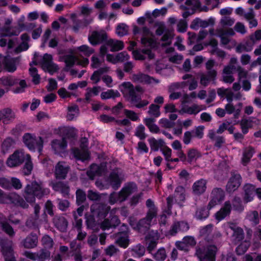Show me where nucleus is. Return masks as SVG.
I'll return each instance as SVG.
<instances>
[{
  "label": "nucleus",
  "instance_id": "nucleus-16",
  "mask_svg": "<svg viewBox=\"0 0 261 261\" xmlns=\"http://www.w3.org/2000/svg\"><path fill=\"white\" fill-rule=\"evenodd\" d=\"M52 188L55 191L60 192L64 197H68L69 195L70 187L66 182H56L53 184Z\"/></svg>",
  "mask_w": 261,
  "mask_h": 261
},
{
  "label": "nucleus",
  "instance_id": "nucleus-46",
  "mask_svg": "<svg viewBox=\"0 0 261 261\" xmlns=\"http://www.w3.org/2000/svg\"><path fill=\"white\" fill-rule=\"evenodd\" d=\"M167 205L163 210V213L167 215H171L172 214V208L174 202V196L173 195H169L167 198Z\"/></svg>",
  "mask_w": 261,
  "mask_h": 261
},
{
  "label": "nucleus",
  "instance_id": "nucleus-45",
  "mask_svg": "<svg viewBox=\"0 0 261 261\" xmlns=\"http://www.w3.org/2000/svg\"><path fill=\"white\" fill-rule=\"evenodd\" d=\"M232 205L234 211L241 212L244 210L242 201L240 197L235 196L233 198L232 201Z\"/></svg>",
  "mask_w": 261,
  "mask_h": 261
},
{
  "label": "nucleus",
  "instance_id": "nucleus-42",
  "mask_svg": "<svg viewBox=\"0 0 261 261\" xmlns=\"http://www.w3.org/2000/svg\"><path fill=\"white\" fill-rule=\"evenodd\" d=\"M51 146L53 148L58 147L61 149H65L67 147V141L65 138L63 137L62 139H54L51 141Z\"/></svg>",
  "mask_w": 261,
  "mask_h": 261
},
{
  "label": "nucleus",
  "instance_id": "nucleus-56",
  "mask_svg": "<svg viewBox=\"0 0 261 261\" xmlns=\"http://www.w3.org/2000/svg\"><path fill=\"white\" fill-rule=\"evenodd\" d=\"M25 125L21 123L17 124L15 127L11 130V134L14 136H18L23 132L25 128Z\"/></svg>",
  "mask_w": 261,
  "mask_h": 261
},
{
  "label": "nucleus",
  "instance_id": "nucleus-55",
  "mask_svg": "<svg viewBox=\"0 0 261 261\" xmlns=\"http://www.w3.org/2000/svg\"><path fill=\"white\" fill-rule=\"evenodd\" d=\"M124 113L127 118L133 121H137L139 120V117L137 114L132 110L124 109Z\"/></svg>",
  "mask_w": 261,
  "mask_h": 261
},
{
  "label": "nucleus",
  "instance_id": "nucleus-11",
  "mask_svg": "<svg viewBox=\"0 0 261 261\" xmlns=\"http://www.w3.org/2000/svg\"><path fill=\"white\" fill-rule=\"evenodd\" d=\"M12 244V241L7 238H4L0 240L1 252L4 257L14 255Z\"/></svg>",
  "mask_w": 261,
  "mask_h": 261
},
{
  "label": "nucleus",
  "instance_id": "nucleus-3",
  "mask_svg": "<svg viewBox=\"0 0 261 261\" xmlns=\"http://www.w3.org/2000/svg\"><path fill=\"white\" fill-rule=\"evenodd\" d=\"M0 204H13L15 206L27 208L29 206L26 201L19 195L7 193L0 189Z\"/></svg>",
  "mask_w": 261,
  "mask_h": 261
},
{
  "label": "nucleus",
  "instance_id": "nucleus-54",
  "mask_svg": "<svg viewBox=\"0 0 261 261\" xmlns=\"http://www.w3.org/2000/svg\"><path fill=\"white\" fill-rule=\"evenodd\" d=\"M87 198L91 201H99L101 196L98 192L89 190L87 192Z\"/></svg>",
  "mask_w": 261,
  "mask_h": 261
},
{
  "label": "nucleus",
  "instance_id": "nucleus-5",
  "mask_svg": "<svg viewBox=\"0 0 261 261\" xmlns=\"http://www.w3.org/2000/svg\"><path fill=\"white\" fill-rule=\"evenodd\" d=\"M27 153L19 150H15L11 154L6 161V165L10 168L19 166L25 161Z\"/></svg>",
  "mask_w": 261,
  "mask_h": 261
},
{
  "label": "nucleus",
  "instance_id": "nucleus-50",
  "mask_svg": "<svg viewBox=\"0 0 261 261\" xmlns=\"http://www.w3.org/2000/svg\"><path fill=\"white\" fill-rule=\"evenodd\" d=\"M242 134L245 135L249 132V128L252 127V125L247 119H242L240 122Z\"/></svg>",
  "mask_w": 261,
  "mask_h": 261
},
{
  "label": "nucleus",
  "instance_id": "nucleus-59",
  "mask_svg": "<svg viewBox=\"0 0 261 261\" xmlns=\"http://www.w3.org/2000/svg\"><path fill=\"white\" fill-rule=\"evenodd\" d=\"M159 123L161 125L162 127L170 128L174 126L175 123L168 120L167 118H163L159 120Z\"/></svg>",
  "mask_w": 261,
  "mask_h": 261
},
{
  "label": "nucleus",
  "instance_id": "nucleus-26",
  "mask_svg": "<svg viewBox=\"0 0 261 261\" xmlns=\"http://www.w3.org/2000/svg\"><path fill=\"white\" fill-rule=\"evenodd\" d=\"M106 45L111 47L112 52L121 50L124 48V43L122 41L110 39L106 42Z\"/></svg>",
  "mask_w": 261,
  "mask_h": 261
},
{
  "label": "nucleus",
  "instance_id": "nucleus-31",
  "mask_svg": "<svg viewBox=\"0 0 261 261\" xmlns=\"http://www.w3.org/2000/svg\"><path fill=\"white\" fill-rule=\"evenodd\" d=\"M120 96L119 92L117 90L114 89H109L107 91L102 92L100 94V97L103 100L108 99H115Z\"/></svg>",
  "mask_w": 261,
  "mask_h": 261
},
{
  "label": "nucleus",
  "instance_id": "nucleus-29",
  "mask_svg": "<svg viewBox=\"0 0 261 261\" xmlns=\"http://www.w3.org/2000/svg\"><path fill=\"white\" fill-rule=\"evenodd\" d=\"M155 121V120L153 118H145L143 119L144 124L151 133L158 134L160 132V130L159 126L154 123Z\"/></svg>",
  "mask_w": 261,
  "mask_h": 261
},
{
  "label": "nucleus",
  "instance_id": "nucleus-64",
  "mask_svg": "<svg viewBox=\"0 0 261 261\" xmlns=\"http://www.w3.org/2000/svg\"><path fill=\"white\" fill-rule=\"evenodd\" d=\"M42 244L48 248H52L54 245L53 239L48 236L45 235L42 239Z\"/></svg>",
  "mask_w": 261,
  "mask_h": 261
},
{
  "label": "nucleus",
  "instance_id": "nucleus-62",
  "mask_svg": "<svg viewBox=\"0 0 261 261\" xmlns=\"http://www.w3.org/2000/svg\"><path fill=\"white\" fill-rule=\"evenodd\" d=\"M150 223L147 221V219L145 218H143L140 219L137 224L136 227L139 230H140L142 228H148L150 226Z\"/></svg>",
  "mask_w": 261,
  "mask_h": 261
},
{
  "label": "nucleus",
  "instance_id": "nucleus-24",
  "mask_svg": "<svg viewBox=\"0 0 261 261\" xmlns=\"http://www.w3.org/2000/svg\"><path fill=\"white\" fill-rule=\"evenodd\" d=\"M110 206L106 204L98 205V207L93 212L94 215H96L98 220L105 219L109 213Z\"/></svg>",
  "mask_w": 261,
  "mask_h": 261
},
{
  "label": "nucleus",
  "instance_id": "nucleus-39",
  "mask_svg": "<svg viewBox=\"0 0 261 261\" xmlns=\"http://www.w3.org/2000/svg\"><path fill=\"white\" fill-rule=\"evenodd\" d=\"M0 225L2 230L10 237H12L15 235V232L12 226L7 221H1Z\"/></svg>",
  "mask_w": 261,
  "mask_h": 261
},
{
  "label": "nucleus",
  "instance_id": "nucleus-53",
  "mask_svg": "<svg viewBox=\"0 0 261 261\" xmlns=\"http://www.w3.org/2000/svg\"><path fill=\"white\" fill-rule=\"evenodd\" d=\"M19 87L12 89V91L15 94L21 93L24 92V89L27 87L26 81L24 80H21L18 81Z\"/></svg>",
  "mask_w": 261,
  "mask_h": 261
},
{
  "label": "nucleus",
  "instance_id": "nucleus-47",
  "mask_svg": "<svg viewBox=\"0 0 261 261\" xmlns=\"http://www.w3.org/2000/svg\"><path fill=\"white\" fill-rule=\"evenodd\" d=\"M160 108V107L159 106L152 103L149 107L148 113L155 118L159 117L161 115Z\"/></svg>",
  "mask_w": 261,
  "mask_h": 261
},
{
  "label": "nucleus",
  "instance_id": "nucleus-49",
  "mask_svg": "<svg viewBox=\"0 0 261 261\" xmlns=\"http://www.w3.org/2000/svg\"><path fill=\"white\" fill-rule=\"evenodd\" d=\"M166 256V250L164 248H160L153 255L154 258L157 261H163Z\"/></svg>",
  "mask_w": 261,
  "mask_h": 261
},
{
  "label": "nucleus",
  "instance_id": "nucleus-34",
  "mask_svg": "<svg viewBox=\"0 0 261 261\" xmlns=\"http://www.w3.org/2000/svg\"><path fill=\"white\" fill-rule=\"evenodd\" d=\"M151 150L157 151L159 150L160 147H163L164 145L165 142L162 139L158 140H156L154 138H151L148 140Z\"/></svg>",
  "mask_w": 261,
  "mask_h": 261
},
{
  "label": "nucleus",
  "instance_id": "nucleus-22",
  "mask_svg": "<svg viewBox=\"0 0 261 261\" xmlns=\"http://www.w3.org/2000/svg\"><path fill=\"white\" fill-rule=\"evenodd\" d=\"M22 245L25 248H33L38 244V237L36 234L31 233L22 241Z\"/></svg>",
  "mask_w": 261,
  "mask_h": 261
},
{
  "label": "nucleus",
  "instance_id": "nucleus-36",
  "mask_svg": "<svg viewBox=\"0 0 261 261\" xmlns=\"http://www.w3.org/2000/svg\"><path fill=\"white\" fill-rule=\"evenodd\" d=\"M76 203L79 206L82 205L86 200V192L81 189H78L75 192Z\"/></svg>",
  "mask_w": 261,
  "mask_h": 261
},
{
  "label": "nucleus",
  "instance_id": "nucleus-15",
  "mask_svg": "<svg viewBox=\"0 0 261 261\" xmlns=\"http://www.w3.org/2000/svg\"><path fill=\"white\" fill-rule=\"evenodd\" d=\"M212 208L207 206H201L197 207L194 214V218L198 221H203L210 216V210Z\"/></svg>",
  "mask_w": 261,
  "mask_h": 261
},
{
  "label": "nucleus",
  "instance_id": "nucleus-14",
  "mask_svg": "<svg viewBox=\"0 0 261 261\" xmlns=\"http://www.w3.org/2000/svg\"><path fill=\"white\" fill-rule=\"evenodd\" d=\"M243 191L244 202L248 203L252 201L255 195V186L251 184H246L243 186Z\"/></svg>",
  "mask_w": 261,
  "mask_h": 261
},
{
  "label": "nucleus",
  "instance_id": "nucleus-41",
  "mask_svg": "<svg viewBox=\"0 0 261 261\" xmlns=\"http://www.w3.org/2000/svg\"><path fill=\"white\" fill-rule=\"evenodd\" d=\"M1 84L5 86H13L18 83L19 79L13 77H3L0 79Z\"/></svg>",
  "mask_w": 261,
  "mask_h": 261
},
{
  "label": "nucleus",
  "instance_id": "nucleus-58",
  "mask_svg": "<svg viewBox=\"0 0 261 261\" xmlns=\"http://www.w3.org/2000/svg\"><path fill=\"white\" fill-rule=\"evenodd\" d=\"M53 204L50 200H47L45 204L44 207V212L43 215L46 216V213L48 214L50 216H54V212H53Z\"/></svg>",
  "mask_w": 261,
  "mask_h": 261
},
{
  "label": "nucleus",
  "instance_id": "nucleus-18",
  "mask_svg": "<svg viewBox=\"0 0 261 261\" xmlns=\"http://www.w3.org/2000/svg\"><path fill=\"white\" fill-rule=\"evenodd\" d=\"M133 79L135 82L144 83L146 84H150L152 82V81L156 83H159L160 82L159 80H156L147 74L141 73L133 74Z\"/></svg>",
  "mask_w": 261,
  "mask_h": 261
},
{
  "label": "nucleus",
  "instance_id": "nucleus-35",
  "mask_svg": "<svg viewBox=\"0 0 261 261\" xmlns=\"http://www.w3.org/2000/svg\"><path fill=\"white\" fill-rule=\"evenodd\" d=\"M181 111L183 113L190 115H196L200 111V110L199 109V106L198 105L194 104L191 107H189L187 105L182 106Z\"/></svg>",
  "mask_w": 261,
  "mask_h": 261
},
{
  "label": "nucleus",
  "instance_id": "nucleus-1",
  "mask_svg": "<svg viewBox=\"0 0 261 261\" xmlns=\"http://www.w3.org/2000/svg\"><path fill=\"white\" fill-rule=\"evenodd\" d=\"M49 192L48 188H43L36 181L28 184L24 188L23 196L25 201L30 203L35 202L36 198L40 199Z\"/></svg>",
  "mask_w": 261,
  "mask_h": 261
},
{
  "label": "nucleus",
  "instance_id": "nucleus-7",
  "mask_svg": "<svg viewBox=\"0 0 261 261\" xmlns=\"http://www.w3.org/2000/svg\"><path fill=\"white\" fill-rule=\"evenodd\" d=\"M108 40L107 33L103 30L93 31L90 35L88 36V41L93 46H96L103 42L106 43Z\"/></svg>",
  "mask_w": 261,
  "mask_h": 261
},
{
  "label": "nucleus",
  "instance_id": "nucleus-2",
  "mask_svg": "<svg viewBox=\"0 0 261 261\" xmlns=\"http://www.w3.org/2000/svg\"><path fill=\"white\" fill-rule=\"evenodd\" d=\"M218 249L215 245L197 247L195 256L199 261H216Z\"/></svg>",
  "mask_w": 261,
  "mask_h": 261
},
{
  "label": "nucleus",
  "instance_id": "nucleus-20",
  "mask_svg": "<svg viewBox=\"0 0 261 261\" xmlns=\"http://www.w3.org/2000/svg\"><path fill=\"white\" fill-rule=\"evenodd\" d=\"M15 144V140L11 137L6 138L1 145V152L3 154L9 153Z\"/></svg>",
  "mask_w": 261,
  "mask_h": 261
},
{
  "label": "nucleus",
  "instance_id": "nucleus-57",
  "mask_svg": "<svg viewBox=\"0 0 261 261\" xmlns=\"http://www.w3.org/2000/svg\"><path fill=\"white\" fill-rule=\"evenodd\" d=\"M118 245L123 248H126L129 245V240L127 236H121L117 240Z\"/></svg>",
  "mask_w": 261,
  "mask_h": 261
},
{
  "label": "nucleus",
  "instance_id": "nucleus-52",
  "mask_svg": "<svg viewBox=\"0 0 261 261\" xmlns=\"http://www.w3.org/2000/svg\"><path fill=\"white\" fill-rule=\"evenodd\" d=\"M78 50L83 53L85 56L89 57L94 53V49L87 45H82L78 47Z\"/></svg>",
  "mask_w": 261,
  "mask_h": 261
},
{
  "label": "nucleus",
  "instance_id": "nucleus-60",
  "mask_svg": "<svg viewBox=\"0 0 261 261\" xmlns=\"http://www.w3.org/2000/svg\"><path fill=\"white\" fill-rule=\"evenodd\" d=\"M188 28L187 22L184 19H180L177 25V30L180 33H185Z\"/></svg>",
  "mask_w": 261,
  "mask_h": 261
},
{
  "label": "nucleus",
  "instance_id": "nucleus-30",
  "mask_svg": "<svg viewBox=\"0 0 261 261\" xmlns=\"http://www.w3.org/2000/svg\"><path fill=\"white\" fill-rule=\"evenodd\" d=\"M201 157V152L196 148H190L187 152V162L191 164L193 162L196 161L198 159Z\"/></svg>",
  "mask_w": 261,
  "mask_h": 261
},
{
  "label": "nucleus",
  "instance_id": "nucleus-48",
  "mask_svg": "<svg viewBox=\"0 0 261 261\" xmlns=\"http://www.w3.org/2000/svg\"><path fill=\"white\" fill-rule=\"evenodd\" d=\"M145 126L142 124H139L136 129L135 136L139 138L141 140H144L146 135L145 133Z\"/></svg>",
  "mask_w": 261,
  "mask_h": 261
},
{
  "label": "nucleus",
  "instance_id": "nucleus-25",
  "mask_svg": "<svg viewBox=\"0 0 261 261\" xmlns=\"http://www.w3.org/2000/svg\"><path fill=\"white\" fill-rule=\"evenodd\" d=\"M206 181L203 179L196 181L193 185V191L194 194L200 195L203 193L206 189Z\"/></svg>",
  "mask_w": 261,
  "mask_h": 261
},
{
  "label": "nucleus",
  "instance_id": "nucleus-32",
  "mask_svg": "<svg viewBox=\"0 0 261 261\" xmlns=\"http://www.w3.org/2000/svg\"><path fill=\"white\" fill-rule=\"evenodd\" d=\"M174 195L176 201L184 202L186 199L185 189L181 186H177L175 189Z\"/></svg>",
  "mask_w": 261,
  "mask_h": 261
},
{
  "label": "nucleus",
  "instance_id": "nucleus-37",
  "mask_svg": "<svg viewBox=\"0 0 261 261\" xmlns=\"http://www.w3.org/2000/svg\"><path fill=\"white\" fill-rule=\"evenodd\" d=\"M55 225L59 230L63 232L67 228L68 222L64 217H61L55 220Z\"/></svg>",
  "mask_w": 261,
  "mask_h": 261
},
{
  "label": "nucleus",
  "instance_id": "nucleus-8",
  "mask_svg": "<svg viewBox=\"0 0 261 261\" xmlns=\"http://www.w3.org/2000/svg\"><path fill=\"white\" fill-rule=\"evenodd\" d=\"M137 188L136 184L134 182H129L126 184L118 192L119 202L125 201L128 197Z\"/></svg>",
  "mask_w": 261,
  "mask_h": 261
},
{
  "label": "nucleus",
  "instance_id": "nucleus-21",
  "mask_svg": "<svg viewBox=\"0 0 261 261\" xmlns=\"http://www.w3.org/2000/svg\"><path fill=\"white\" fill-rule=\"evenodd\" d=\"M68 166H64L59 162L55 167V175L58 179H65L69 171Z\"/></svg>",
  "mask_w": 261,
  "mask_h": 261
},
{
  "label": "nucleus",
  "instance_id": "nucleus-38",
  "mask_svg": "<svg viewBox=\"0 0 261 261\" xmlns=\"http://www.w3.org/2000/svg\"><path fill=\"white\" fill-rule=\"evenodd\" d=\"M89 23V21L86 19L84 20H73L72 30L75 33H77L80 28L87 27Z\"/></svg>",
  "mask_w": 261,
  "mask_h": 261
},
{
  "label": "nucleus",
  "instance_id": "nucleus-28",
  "mask_svg": "<svg viewBox=\"0 0 261 261\" xmlns=\"http://www.w3.org/2000/svg\"><path fill=\"white\" fill-rule=\"evenodd\" d=\"M110 68L107 66L100 67L94 71L90 77V80L94 82L95 84L98 83L101 79V76L104 73L109 72Z\"/></svg>",
  "mask_w": 261,
  "mask_h": 261
},
{
  "label": "nucleus",
  "instance_id": "nucleus-19",
  "mask_svg": "<svg viewBox=\"0 0 261 261\" xmlns=\"http://www.w3.org/2000/svg\"><path fill=\"white\" fill-rule=\"evenodd\" d=\"M72 154L75 159L83 162L88 161L90 159V152L88 149L80 150L77 148L72 149Z\"/></svg>",
  "mask_w": 261,
  "mask_h": 261
},
{
  "label": "nucleus",
  "instance_id": "nucleus-6",
  "mask_svg": "<svg viewBox=\"0 0 261 261\" xmlns=\"http://www.w3.org/2000/svg\"><path fill=\"white\" fill-rule=\"evenodd\" d=\"M142 37L141 38V43L144 46H149L151 48H155L157 46V42L153 37H148L149 35H152L149 29L145 26L141 28Z\"/></svg>",
  "mask_w": 261,
  "mask_h": 261
},
{
  "label": "nucleus",
  "instance_id": "nucleus-17",
  "mask_svg": "<svg viewBox=\"0 0 261 261\" xmlns=\"http://www.w3.org/2000/svg\"><path fill=\"white\" fill-rule=\"evenodd\" d=\"M120 221L117 216L110 215V219H105L102 222L101 227L103 230H108L111 228H115L119 225Z\"/></svg>",
  "mask_w": 261,
  "mask_h": 261
},
{
  "label": "nucleus",
  "instance_id": "nucleus-10",
  "mask_svg": "<svg viewBox=\"0 0 261 261\" xmlns=\"http://www.w3.org/2000/svg\"><path fill=\"white\" fill-rule=\"evenodd\" d=\"M212 199L208 203V206L212 208L218 203L222 201L225 197L224 191L220 188H214L212 192Z\"/></svg>",
  "mask_w": 261,
  "mask_h": 261
},
{
  "label": "nucleus",
  "instance_id": "nucleus-40",
  "mask_svg": "<svg viewBox=\"0 0 261 261\" xmlns=\"http://www.w3.org/2000/svg\"><path fill=\"white\" fill-rule=\"evenodd\" d=\"M101 173V168L93 164L91 165V169L87 172V175L90 179H93L95 176L100 174Z\"/></svg>",
  "mask_w": 261,
  "mask_h": 261
},
{
  "label": "nucleus",
  "instance_id": "nucleus-9",
  "mask_svg": "<svg viewBox=\"0 0 261 261\" xmlns=\"http://www.w3.org/2000/svg\"><path fill=\"white\" fill-rule=\"evenodd\" d=\"M242 177L239 174L232 175L226 186V190L230 194L236 191L240 186Z\"/></svg>",
  "mask_w": 261,
  "mask_h": 261
},
{
  "label": "nucleus",
  "instance_id": "nucleus-51",
  "mask_svg": "<svg viewBox=\"0 0 261 261\" xmlns=\"http://www.w3.org/2000/svg\"><path fill=\"white\" fill-rule=\"evenodd\" d=\"M63 58L67 67L71 68L73 66L75 62V56L72 55H65Z\"/></svg>",
  "mask_w": 261,
  "mask_h": 261
},
{
  "label": "nucleus",
  "instance_id": "nucleus-63",
  "mask_svg": "<svg viewBox=\"0 0 261 261\" xmlns=\"http://www.w3.org/2000/svg\"><path fill=\"white\" fill-rule=\"evenodd\" d=\"M0 186L6 190H10L12 188L11 181L6 178H0Z\"/></svg>",
  "mask_w": 261,
  "mask_h": 261
},
{
  "label": "nucleus",
  "instance_id": "nucleus-23",
  "mask_svg": "<svg viewBox=\"0 0 261 261\" xmlns=\"http://www.w3.org/2000/svg\"><path fill=\"white\" fill-rule=\"evenodd\" d=\"M107 180L114 190H116L121 186V180L117 172H111L108 177Z\"/></svg>",
  "mask_w": 261,
  "mask_h": 261
},
{
  "label": "nucleus",
  "instance_id": "nucleus-12",
  "mask_svg": "<svg viewBox=\"0 0 261 261\" xmlns=\"http://www.w3.org/2000/svg\"><path fill=\"white\" fill-rule=\"evenodd\" d=\"M232 206L229 201H225L223 206L215 214V219L220 222L229 216L231 213Z\"/></svg>",
  "mask_w": 261,
  "mask_h": 261
},
{
  "label": "nucleus",
  "instance_id": "nucleus-13",
  "mask_svg": "<svg viewBox=\"0 0 261 261\" xmlns=\"http://www.w3.org/2000/svg\"><path fill=\"white\" fill-rule=\"evenodd\" d=\"M17 58H12L10 56H5L2 62L4 69L11 73L15 71L17 69Z\"/></svg>",
  "mask_w": 261,
  "mask_h": 261
},
{
  "label": "nucleus",
  "instance_id": "nucleus-44",
  "mask_svg": "<svg viewBox=\"0 0 261 261\" xmlns=\"http://www.w3.org/2000/svg\"><path fill=\"white\" fill-rule=\"evenodd\" d=\"M128 26L124 23H119L116 28V33L120 37H123L127 35L128 34Z\"/></svg>",
  "mask_w": 261,
  "mask_h": 261
},
{
  "label": "nucleus",
  "instance_id": "nucleus-61",
  "mask_svg": "<svg viewBox=\"0 0 261 261\" xmlns=\"http://www.w3.org/2000/svg\"><path fill=\"white\" fill-rule=\"evenodd\" d=\"M233 236L238 240L242 241L244 238V233L243 229L240 227H237L233 229Z\"/></svg>",
  "mask_w": 261,
  "mask_h": 261
},
{
  "label": "nucleus",
  "instance_id": "nucleus-4",
  "mask_svg": "<svg viewBox=\"0 0 261 261\" xmlns=\"http://www.w3.org/2000/svg\"><path fill=\"white\" fill-rule=\"evenodd\" d=\"M22 141L31 151L35 152L37 149L39 154H41L43 147V139L42 137H39L37 140L35 135L27 133L23 135Z\"/></svg>",
  "mask_w": 261,
  "mask_h": 261
},
{
  "label": "nucleus",
  "instance_id": "nucleus-27",
  "mask_svg": "<svg viewBox=\"0 0 261 261\" xmlns=\"http://www.w3.org/2000/svg\"><path fill=\"white\" fill-rule=\"evenodd\" d=\"M254 153V149L251 146L244 149L242 158V163L243 165L245 166L250 162Z\"/></svg>",
  "mask_w": 261,
  "mask_h": 261
},
{
  "label": "nucleus",
  "instance_id": "nucleus-33",
  "mask_svg": "<svg viewBox=\"0 0 261 261\" xmlns=\"http://www.w3.org/2000/svg\"><path fill=\"white\" fill-rule=\"evenodd\" d=\"M25 160V163L23 166V172L24 175H29L31 174L33 168V164L30 154L27 153V157Z\"/></svg>",
  "mask_w": 261,
  "mask_h": 261
},
{
  "label": "nucleus",
  "instance_id": "nucleus-43",
  "mask_svg": "<svg viewBox=\"0 0 261 261\" xmlns=\"http://www.w3.org/2000/svg\"><path fill=\"white\" fill-rule=\"evenodd\" d=\"M132 252L134 257H140L144 255L145 248L144 246L139 244L133 248Z\"/></svg>",
  "mask_w": 261,
  "mask_h": 261
}]
</instances>
